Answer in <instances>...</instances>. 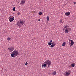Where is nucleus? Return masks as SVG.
<instances>
[{
    "instance_id": "obj_1",
    "label": "nucleus",
    "mask_w": 76,
    "mask_h": 76,
    "mask_svg": "<svg viewBox=\"0 0 76 76\" xmlns=\"http://www.w3.org/2000/svg\"><path fill=\"white\" fill-rule=\"evenodd\" d=\"M19 53L17 50H14L11 54V57L12 58L15 57V56H17L18 55Z\"/></svg>"
},
{
    "instance_id": "obj_2",
    "label": "nucleus",
    "mask_w": 76,
    "mask_h": 76,
    "mask_svg": "<svg viewBox=\"0 0 76 76\" xmlns=\"http://www.w3.org/2000/svg\"><path fill=\"white\" fill-rule=\"evenodd\" d=\"M70 28H69V27L68 26L66 25L64 27L63 30H65V33H68L69 31H70Z\"/></svg>"
},
{
    "instance_id": "obj_3",
    "label": "nucleus",
    "mask_w": 76,
    "mask_h": 76,
    "mask_svg": "<svg viewBox=\"0 0 76 76\" xmlns=\"http://www.w3.org/2000/svg\"><path fill=\"white\" fill-rule=\"evenodd\" d=\"M24 24V22L22 20H20L17 23V25L19 28H20L21 26H22Z\"/></svg>"
},
{
    "instance_id": "obj_4",
    "label": "nucleus",
    "mask_w": 76,
    "mask_h": 76,
    "mask_svg": "<svg viewBox=\"0 0 76 76\" xmlns=\"http://www.w3.org/2000/svg\"><path fill=\"white\" fill-rule=\"evenodd\" d=\"M45 64H48V66L49 67L51 64V61L49 60H46L45 62Z\"/></svg>"
},
{
    "instance_id": "obj_5",
    "label": "nucleus",
    "mask_w": 76,
    "mask_h": 76,
    "mask_svg": "<svg viewBox=\"0 0 76 76\" xmlns=\"http://www.w3.org/2000/svg\"><path fill=\"white\" fill-rule=\"evenodd\" d=\"M14 50V48L12 46L9 47L8 49V50L9 51V52H12Z\"/></svg>"
},
{
    "instance_id": "obj_6",
    "label": "nucleus",
    "mask_w": 76,
    "mask_h": 76,
    "mask_svg": "<svg viewBox=\"0 0 76 76\" xmlns=\"http://www.w3.org/2000/svg\"><path fill=\"white\" fill-rule=\"evenodd\" d=\"M14 20L13 16H11L9 17V21L10 22H12Z\"/></svg>"
},
{
    "instance_id": "obj_7",
    "label": "nucleus",
    "mask_w": 76,
    "mask_h": 76,
    "mask_svg": "<svg viewBox=\"0 0 76 76\" xmlns=\"http://www.w3.org/2000/svg\"><path fill=\"white\" fill-rule=\"evenodd\" d=\"M70 74V72H69L67 71H66L65 73H64V75L66 76H68Z\"/></svg>"
},
{
    "instance_id": "obj_8",
    "label": "nucleus",
    "mask_w": 76,
    "mask_h": 76,
    "mask_svg": "<svg viewBox=\"0 0 76 76\" xmlns=\"http://www.w3.org/2000/svg\"><path fill=\"white\" fill-rule=\"evenodd\" d=\"M26 0H23L21 1V4L22 5H24L26 3Z\"/></svg>"
},
{
    "instance_id": "obj_9",
    "label": "nucleus",
    "mask_w": 76,
    "mask_h": 76,
    "mask_svg": "<svg viewBox=\"0 0 76 76\" xmlns=\"http://www.w3.org/2000/svg\"><path fill=\"white\" fill-rule=\"evenodd\" d=\"M70 14V12H66L65 13V15L66 16H69Z\"/></svg>"
},
{
    "instance_id": "obj_10",
    "label": "nucleus",
    "mask_w": 76,
    "mask_h": 76,
    "mask_svg": "<svg viewBox=\"0 0 76 76\" xmlns=\"http://www.w3.org/2000/svg\"><path fill=\"white\" fill-rule=\"evenodd\" d=\"M71 46H73L74 45V41L72 40H71Z\"/></svg>"
},
{
    "instance_id": "obj_11",
    "label": "nucleus",
    "mask_w": 76,
    "mask_h": 76,
    "mask_svg": "<svg viewBox=\"0 0 76 76\" xmlns=\"http://www.w3.org/2000/svg\"><path fill=\"white\" fill-rule=\"evenodd\" d=\"M47 64H44L43 65V64H42V67H43V66L44 67H46V66Z\"/></svg>"
},
{
    "instance_id": "obj_12",
    "label": "nucleus",
    "mask_w": 76,
    "mask_h": 76,
    "mask_svg": "<svg viewBox=\"0 0 76 76\" xmlns=\"http://www.w3.org/2000/svg\"><path fill=\"white\" fill-rule=\"evenodd\" d=\"M56 71H55L53 72V75H56Z\"/></svg>"
},
{
    "instance_id": "obj_13",
    "label": "nucleus",
    "mask_w": 76,
    "mask_h": 76,
    "mask_svg": "<svg viewBox=\"0 0 76 76\" xmlns=\"http://www.w3.org/2000/svg\"><path fill=\"white\" fill-rule=\"evenodd\" d=\"M52 45H53L54 46H55L56 45V43L55 41H54L52 43Z\"/></svg>"
},
{
    "instance_id": "obj_14",
    "label": "nucleus",
    "mask_w": 76,
    "mask_h": 76,
    "mask_svg": "<svg viewBox=\"0 0 76 76\" xmlns=\"http://www.w3.org/2000/svg\"><path fill=\"white\" fill-rule=\"evenodd\" d=\"M65 45H66V42H64L62 44V46H65Z\"/></svg>"
},
{
    "instance_id": "obj_15",
    "label": "nucleus",
    "mask_w": 76,
    "mask_h": 76,
    "mask_svg": "<svg viewBox=\"0 0 76 76\" xmlns=\"http://www.w3.org/2000/svg\"><path fill=\"white\" fill-rule=\"evenodd\" d=\"M71 65H72V67H75V64H71Z\"/></svg>"
},
{
    "instance_id": "obj_16",
    "label": "nucleus",
    "mask_w": 76,
    "mask_h": 76,
    "mask_svg": "<svg viewBox=\"0 0 76 76\" xmlns=\"http://www.w3.org/2000/svg\"><path fill=\"white\" fill-rule=\"evenodd\" d=\"M47 19L48 20V22L49 20V16H47Z\"/></svg>"
},
{
    "instance_id": "obj_17",
    "label": "nucleus",
    "mask_w": 76,
    "mask_h": 76,
    "mask_svg": "<svg viewBox=\"0 0 76 76\" xmlns=\"http://www.w3.org/2000/svg\"><path fill=\"white\" fill-rule=\"evenodd\" d=\"M42 14V13L41 12H40L39 13V15H41Z\"/></svg>"
},
{
    "instance_id": "obj_18",
    "label": "nucleus",
    "mask_w": 76,
    "mask_h": 76,
    "mask_svg": "<svg viewBox=\"0 0 76 76\" xmlns=\"http://www.w3.org/2000/svg\"><path fill=\"white\" fill-rule=\"evenodd\" d=\"M48 45H52V43L51 42H49L48 43Z\"/></svg>"
},
{
    "instance_id": "obj_19",
    "label": "nucleus",
    "mask_w": 76,
    "mask_h": 76,
    "mask_svg": "<svg viewBox=\"0 0 76 76\" xmlns=\"http://www.w3.org/2000/svg\"><path fill=\"white\" fill-rule=\"evenodd\" d=\"M10 39H11V38H10V37H8L7 38V40L8 41H10Z\"/></svg>"
},
{
    "instance_id": "obj_20",
    "label": "nucleus",
    "mask_w": 76,
    "mask_h": 76,
    "mask_svg": "<svg viewBox=\"0 0 76 76\" xmlns=\"http://www.w3.org/2000/svg\"><path fill=\"white\" fill-rule=\"evenodd\" d=\"M12 10L14 11H15V7L13 8Z\"/></svg>"
},
{
    "instance_id": "obj_21",
    "label": "nucleus",
    "mask_w": 76,
    "mask_h": 76,
    "mask_svg": "<svg viewBox=\"0 0 76 76\" xmlns=\"http://www.w3.org/2000/svg\"><path fill=\"white\" fill-rule=\"evenodd\" d=\"M54 45H53L52 44L51 45L50 47L52 48H53L54 47Z\"/></svg>"
},
{
    "instance_id": "obj_22",
    "label": "nucleus",
    "mask_w": 76,
    "mask_h": 76,
    "mask_svg": "<svg viewBox=\"0 0 76 76\" xmlns=\"http://www.w3.org/2000/svg\"><path fill=\"white\" fill-rule=\"evenodd\" d=\"M60 23H63V22H62V21L61 20L60 21Z\"/></svg>"
},
{
    "instance_id": "obj_23",
    "label": "nucleus",
    "mask_w": 76,
    "mask_h": 76,
    "mask_svg": "<svg viewBox=\"0 0 76 76\" xmlns=\"http://www.w3.org/2000/svg\"><path fill=\"white\" fill-rule=\"evenodd\" d=\"M18 15H20V13L19 12H18Z\"/></svg>"
},
{
    "instance_id": "obj_24",
    "label": "nucleus",
    "mask_w": 76,
    "mask_h": 76,
    "mask_svg": "<svg viewBox=\"0 0 76 76\" xmlns=\"http://www.w3.org/2000/svg\"><path fill=\"white\" fill-rule=\"evenodd\" d=\"M27 64H28V63H27V62H26V63H25V65H27Z\"/></svg>"
},
{
    "instance_id": "obj_25",
    "label": "nucleus",
    "mask_w": 76,
    "mask_h": 76,
    "mask_svg": "<svg viewBox=\"0 0 76 76\" xmlns=\"http://www.w3.org/2000/svg\"><path fill=\"white\" fill-rule=\"evenodd\" d=\"M52 42V40H50V42Z\"/></svg>"
},
{
    "instance_id": "obj_26",
    "label": "nucleus",
    "mask_w": 76,
    "mask_h": 76,
    "mask_svg": "<svg viewBox=\"0 0 76 76\" xmlns=\"http://www.w3.org/2000/svg\"><path fill=\"white\" fill-rule=\"evenodd\" d=\"M40 21V19H38V21Z\"/></svg>"
},
{
    "instance_id": "obj_27",
    "label": "nucleus",
    "mask_w": 76,
    "mask_h": 76,
    "mask_svg": "<svg viewBox=\"0 0 76 76\" xmlns=\"http://www.w3.org/2000/svg\"><path fill=\"white\" fill-rule=\"evenodd\" d=\"M74 4H76V2H74Z\"/></svg>"
},
{
    "instance_id": "obj_28",
    "label": "nucleus",
    "mask_w": 76,
    "mask_h": 76,
    "mask_svg": "<svg viewBox=\"0 0 76 76\" xmlns=\"http://www.w3.org/2000/svg\"><path fill=\"white\" fill-rule=\"evenodd\" d=\"M69 72H70V70H69Z\"/></svg>"
},
{
    "instance_id": "obj_29",
    "label": "nucleus",
    "mask_w": 76,
    "mask_h": 76,
    "mask_svg": "<svg viewBox=\"0 0 76 76\" xmlns=\"http://www.w3.org/2000/svg\"><path fill=\"white\" fill-rule=\"evenodd\" d=\"M69 1H71V0H69Z\"/></svg>"
}]
</instances>
